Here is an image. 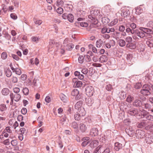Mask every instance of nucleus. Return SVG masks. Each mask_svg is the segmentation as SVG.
Listing matches in <instances>:
<instances>
[{
    "label": "nucleus",
    "instance_id": "obj_61",
    "mask_svg": "<svg viewBox=\"0 0 153 153\" xmlns=\"http://www.w3.org/2000/svg\"><path fill=\"white\" fill-rule=\"evenodd\" d=\"M142 87V85L140 83H137L135 85L134 87L136 89H139Z\"/></svg>",
    "mask_w": 153,
    "mask_h": 153
},
{
    "label": "nucleus",
    "instance_id": "obj_46",
    "mask_svg": "<svg viewBox=\"0 0 153 153\" xmlns=\"http://www.w3.org/2000/svg\"><path fill=\"white\" fill-rule=\"evenodd\" d=\"M22 91L24 94L25 95H27L29 94V90L28 88L26 87L23 88Z\"/></svg>",
    "mask_w": 153,
    "mask_h": 153
},
{
    "label": "nucleus",
    "instance_id": "obj_16",
    "mask_svg": "<svg viewBox=\"0 0 153 153\" xmlns=\"http://www.w3.org/2000/svg\"><path fill=\"white\" fill-rule=\"evenodd\" d=\"M128 113L131 116L137 115L138 114V111L137 109H131L128 111Z\"/></svg>",
    "mask_w": 153,
    "mask_h": 153
},
{
    "label": "nucleus",
    "instance_id": "obj_29",
    "mask_svg": "<svg viewBox=\"0 0 153 153\" xmlns=\"http://www.w3.org/2000/svg\"><path fill=\"white\" fill-rule=\"evenodd\" d=\"M126 47L127 48H129L131 49H134L136 48V45L133 43H128L127 44Z\"/></svg>",
    "mask_w": 153,
    "mask_h": 153
},
{
    "label": "nucleus",
    "instance_id": "obj_1",
    "mask_svg": "<svg viewBox=\"0 0 153 153\" xmlns=\"http://www.w3.org/2000/svg\"><path fill=\"white\" fill-rule=\"evenodd\" d=\"M152 87V85L151 84H146L144 85L142 89L140 90V93L144 96H148L151 94L150 91Z\"/></svg>",
    "mask_w": 153,
    "mask_h": 153
},
{
    "label": "nucleus",
    "instance_id": "obj_30",
    "mask_svg": "<svg viewBox=\"0 0 153 153\" xmlns=\"http://www.w3.org/2000/svg\"><path fill=\"white\" fill-rule=\"evenodd\" d=\"M71 126L75 129V131H77L78 129V124L75 122L72 123Z\"/></svg>",
    "mask_w": 153,
    "mask_h": 153
},
{
    "label": "nucleus",
    "instance_id": "obj_59",
    "mask_svg": "<svg viewBox=\"0 0 153 153\" xmlns=\"http://www.w3.org/2000/svg\"><path fill=\"white\" fill-rule=\"evenodd\" d=\"M125 40L128 43H130L132 41V38L130 36H128L126 37Z\"/></svg>",
    "mask_w": 153,
    "mask_h": 153
},
{
    "label": "nucleus",
    "instance_id": "obj_33",
    "mask_svg": "<svg viewBox=\"0 0 153 153\" xmlns=\"http://www.w3.org/2000/svg\"><path fill=\"white\" fill-rule=\"evenodd\" d=\"M79 113L82 116H84L85 114V110L84 108L83 107H81L79 108V109H77Z\"/></svg>",
    "mask_w": 153,
    "mask_h": 153
},
{
    "label": "nucleus",
    "instance_id": "obj_45",
    "mask_svg": "<svg viewBox=\"0 0 153 153\" xmlns=\"http://www.w3.org/2000/svg\"><path fill=\"white\" fill-rule=\"evenodd\" d=\"M33 21L37 25H41L42 23V21L41 20H37L34 18Z\"/></svg>",
    "mask_w": 153,
    "mask_h": 153
},
{
    "label": "nucleus",
    "instance_id": "obj_40",
    "mask_svg": "<svg viewBox=\"0 0 153 153\" xmlns=\"http://www.w3.org/2000/svg\"><path fill=\"white\" fill-rule=\"evenodd\" d=\"M13 138V137L10 136V135L9 137V139L4 140L3 142V143L5 145H9L10 144V140L9 139L10 138L11 139H12Z\"/></svg>",
    "mask_w": 153,
    "mask_h": 153
},
{
    "label": "nucleus",
    "instance_id": "obj_38",
    "mask_svg": "<svg viewBox=\"0 0 153 153\" xmlns=\"http://www.w3.org/2000/svg\"><path fill=\"white\" fill-rule=\"evenodd\" d=\"M6 76L7 77H10L12 75V72L9 69H7L5 71Z\"/></svg>",
    "mask_w": 153,
    "mask_h": 153
},
{
    "label": "nucleus",
    "instance_id": "obj_64",
    "mask_svg": "<svg viewBox=\"0 0 153 153\" xmlns=\"http://www.w3.org/2000/svg\"><path fill=\"white\" fill-rule=\"evenodd\" d=\"M91 23L92 24L96 25L98 23V21L97 19L94 18V19L91 21Z\"/></svg>",
    "mask_w": 153,
    "mask_h": 153
},
{
    "label": "nucleus",
    "instance_id": "obj_39",
    "mask_svg": "<svg viewBox=\"0 0 153 153\" xmlns=\"http://www.w3.org/2000/svg\"><path fill=\"white\" fill-rule=\"evenodd\" d=\"M67 19L69 22H72L74 19L73 15L71 13L68 14Z\"/></svg>",
    "mask_w": 153,
    "mask_h": 153
},
{
    "label": "nucleus",
    "instance_id": "obj_10",
    "mask_svg": "<svg viewBox=\"0 0 153 153\" xmlns=\"http://www.w3.org/2000/svg\"><path fill=\"white\" fill-rule=\"evenodd\" d=\"M134 34L140 38H143L145 36V34L143 31L138 30H135Z\"/></svg>",
    "mask_w": 153,
    "mask_h": 153
},
{
    "label": "nucleus",
    "instance_id": "obj_9",
    "mask_svg": "<svg viewBox=\"0 0 153 153\" xmlns=\"http://www.w3.org/2000/svg\"><path fill=\"white\" fill-rule=\"evenodd\" d=\"M71 95L75 97L76 100H78L80 98V94L79 91L77 89H75L71 92Z\"/></svg>",
    "mask_w": 153,
    "mask_h": 153
},
{
    "label": "nucleus",
    "instance_id": "obj_49",
    "mask_svg": "<svg viewBox=\"0 0 153 153\" xmlns=\"http://www.w3.org/2000/svg\"><path fill=\"white\" fill-rule=\"evenodd\" d=\"M126 32L128 33H131L132 34H134L135 30L131 29L129 27H128L126 29Z\"/></svg>",
    "mask_w": 153,
    "mask_h": 153
},
{
    "label": "nucleus",
    "instance_id": "obj_26",
    "mask_svg": "<svg viewBox=\"0 0 153 153\" xmlns=\"http://www.w3.org/2000/svg\"><path fill=\"white\" fill-rule=\"evenodd\" d=\"M122 147V145L121 144L118 142H116L115 143L114 149L116 151H118Z\"/></svg>",
    "mask_w": 153,
    "mask_h": 153
},
{
    "label": "nucleus",
    "instance_id": "obj_57",
    "mask_svg": "<svg viewBox=\"0 0 153 153\" xmlns=\"http://www.w3.org/2000/svg\"><path fill=\"white\" fill-rule=\"evenodd\" d=\"M10 16L11 18L14 20H16L17 18L16 15L14 13H11L10 15Z\"/></svg>",
    "mask_w": 153,
    "mask_h": 153
},
{
    "label": "nucleus",
    "instance_id": "obj_17",
    "mask_svg": "<svg viewBox=\"0 0 153 153\" xmlns=\"http://www.w3.org/2000/svg\"><path fill=\"white\" fill-rule=\"evenodd\" d=\"M121 14L122 16L123 17H127L130 15V12L127 9H124L123 10Z\"/></svg>",
    "mask_w": 153,
    "mask_h": 153
},
{
    "label": "nucleus",
    "instance_id": "obj_47",
    "mask_svg": "<svg viewBox=\"0 0 153 153\" xmlns=\"http://www.w3.org/2000/svg\"><path fill=\"white\" fill-rule=\"evenodd\" d=\"M64 4V2L62 0H58L57 1L56 5L58 6H62Z\"/></svg>",
    "mask_w": 153,
    "mask_h": 153
},
{
    "label": "nucleus",
    "instance_id": "obj_23",
    "mask_svg": "<svg viewBox=\"0 0 153 153\" xmlns=\"http://www.w3.org/2000/svg\"><path fill=\"white\" fill-rule=\"evenodd\" d=\"M98 144V141L97 140H94L90 143V146L91 148H94L96 147Z\"/></svg>",
    "mask_w": 153,
    "mask_h": 153
},
{
    "label": "nucleus",
    "instance_id": "obj_24",
    "mask_svg": "<svg viewBox=\"0 0 153 153\" xmlns=\"http://www.w3.org/2000/svg\"><path fill=\"white\" fill-rule=\"evenodd\" d=\"M83 104V101L82 100H79L77 102L75 105V108L76 109H79L82 107Z\"/></svg>",
    "mask_w": 153,
    "mask_h": 153
},
{
    "label": "nucleus",
    "instance_id": "obj_58",
    "mask_svg": "<svg viewBox=\"0 0 153 153\" xmlns=\"http://www.w3.org/2000/svg\"><path fill=\"white\" fill-rule=\"evenodd\" d=\"M57 13L60 14H62L63 13V10L61 7L58 8L56 10Z\"/></svg>",
    "mask_w": 153,
    "mask_h": 153
},
{
    "label": "nucleus",
    "instance_id": "obj_22",
    "mask_svg": "<svg viewBox=\"0 0 153 153\" xmlns=\"http://www.w3.org/2000/svg\"><path fill=\"white\" fill-rule=\"evenodd\" d=\"M61 100L64 102H67L68 100V97L63 94H61L59 95Z\"/></svg>",
    "mask_w": 153,
    "mask_h": 153
},
{
    "label": "nucleus",
    "instance_id": "obj_27",
    "mask_svg": "<svg viewBox=\"0 0 153 153\" xmlns=\"http://www.w3.org/2000/svg\"><path fill=\"white\" fill-rule=\"evenodd\" d=\"M74 75L76 76H78V78L80 79H82L84 78V76L82 74H81L80 72L76 71L74 73Z\"/></svg>",
    "mask_w": 153,
    "mask_h": 153
},
{
    "label": "nucleus",
    "instance_id": "obj_62",
    "mask_svg": "<svg viewBox=\"0 0 153 153\" xmlns=\"http://www.w3.org/2000/svg\"><path fill=\"white\" fill-rule=\"evenodd\" d=\"M6 109V107L5 105H0V110L1 111H3L5 110Z\"/></svg>",
    "mask_w": 153,
    "mask_h": 153
},
{
    "label": "nucleus",
    "instance_id": "obj_52",
    "mask_svg": "<svg viewBox=\"0 0 153 153\" xmlns=\"http://www.w3.org/2000/svg\"><path fill=\"white\" fill-rule=\"evenodd\" d=\"M11 81L13 83H16L18 81V78L17 77L13 76L11 78Z\"/></svg>",
    "mask_w": 153,
    "mask_h": 153
},
{
    "label": "nucleus",
    "instance_id": "obj_8",
    "mask_svg": "<svg viewBox=\"0 0 153 153\" xmlns=\"http://www.w3.org/2000/svg\"><path fill=\"white\" fill-rule=\"evenodd\" d=\"M13 72H15L16 74L19 75H20L22 74V71L18 67L15 68L13 67L12 65V63H10L9 65Z\"/></svg>",
    "mask_w": 153,
    "mask_h": 153
},
{
    "label": "nucleus",
    "instance_id": "obj_42",
    "mask_svg": "<svg viewBox=\"0 0 153 153\" xmlns=\"http://www.w3.org/2000/svg\"><path fill=\"white\" fill-rule=\"evenodd\" d=\"M66 47L67 50H70L74 47V45L72 43H69L66 45Z\"/></svg>",
    "mask_w": 153,
    "mask_h": 153
},
{
    "label": "nucleus",
    "instance_id": "obj_37",
    "mask_svg": "<svg viewBox=\"0 0 153 153\" xmlns=\"http://www.w3.org/2000/svg\"><path fill=\"white\" fill-rule=\"evenodd\" d=\"M110 21L109 19L107 17H104L102 19V22L104 25H106Z\"/></svg>",
    "mask_w": 153,
    "mask_h": 153
},
{
    "label": "nucleus",
    "instance_id": "obj_53",
    "mask_svg": "<svg viewBox=\"0 0 153 153\" xmlns=\"http://www.w3.org/2000/svg\"><path fill=\"white\" fill-rule=\"evenodd\" d=\"M144 108L145 109H148L149 111L151 109V105L148 103H146L144 104Z\"/></svg>",
    "mask_w": 153,
    "mask_h": 153
},
{
    "label": "nucleus",
    "instance_id": "obj_7",
    "mask_svg": "<svg viewBox=\"0 0 153 153\" xmlns=\"http://www.w3.org/2000/svg\"><path fill=\"white\" fill-rule=\"evenodd\" d=\"M72 82L74 83L73 86L75 88L80 87L82 85V82L78 81L77 78H73L72 79Z\"/></svg>",
    "mask_w": 153,
    "mask_h": 153
},
{
    "label": "nucleus",
    "instance_id": "obj_55",
    "mask_svg": "<svg viewBox=\"0 0 153 153\" xmlns=\"http://www.w3.org/2000/svg\"><path fill=\"white\" fill-rule=\"evenodd\" d=\"M78 61L79 63H82L84 61V57L82 56H80L78 58Z\"/></svg>",
    "mask_w": 153,
    "mask_h": 153
},
{
    "label": "nucleus",
    "instance_id": "obj_41",
    "mask_svg": "<svg viewBox=\"0 0 153 153\" xmlns=\"http://www.w3.org/2000/svg\"><path fill=\"white\" fill-rule=\"evenodd\" d=\"M133 58V55L131 54H128L126 57V59L129 62H132Z\"/></svg>",
    "mask_w": 153,
    "mask_h": 153
},
{
    "label": "nucleus",
    "instance_id": "obj_11",
    "mask_svg": "<svg viewBox=\"0 0 153 153\" xmlns=\"http://www.w3.org/2000/svg\"><path fill=\"white\" fill-rule=\"evenodd\" d=\"M145 140L148 144L153 143V136L149 134L146 135L145 137Z\"/></svg>",
    "mask_w": 153,
    "mask_h": 153
},
{
    "label": "nucleus",
    "instance_id": "obj_56",
    "mask_svg": "<svg viewBox=\"0 0 153 153\" xmlns=\"http://www.w3.org/2000/svg\"><path fill=\"white\" fill-rule=\"evenodd\" d=\"M108 33H109L110 32H114L115 29L114 27H107Z\"/></svg>",
    "mask_w": 153,
    "mask_h": 153
},
{
    "label": "nucleus",
    "instance_id": "obj_48",
    "mask_svg": "<svg viewBox=\"0 0 153 153\" xmlns=\"http://www.w3.org/2000/svg\"><path fill=\"white\" fill-rule=\"evenodd\" d=\"M7 54L6 52H4L1 54V58L3 59H5L7 58Z\"/></svg>",
    "mask_w": 153,
    "mask_h": 153
},
{
    "label": "nucleus",
    "instance_id": "obj_28",
    "mask_svg": "<svg viewBox=\"0 0 153 153\" xmlns=\"http://www.w3.org/2000/svg\"><path fill=\"white\" fill-rule=\"evenodd\" d=\"M79 129L82 132H85L87 129V127L84 124L81 123L79 124Z\"/></svg>",
    "mask_w": 153,
    "mask_h": 153
},
{
    "label": "nucleus",
    "instance_id": "obj_14",
    "mask_svg": "<svg viewBox=\"0 0 153 153\" xmlns=\"http://www.w3.org/2000/svg\"><path fill=\"white\" fill-rule=\"evenodd\" d=\"M90 134L93 137H95L98 134V130L95 128H92L90 132Z\"/></svg>",
    "mask_w": 153,
    "mask_h": 153
},
{
    "label": "nucleus",
    "instance_id": "obj_15",
    "mask_svg": "<svg viewBox=\"0 0 153 153\" xmlns=\"http://www.w3.org/2000/svg\"><path fill=\"white\" fill-rule=\"evenodd\" d=\"M143 116V117L145 118L147 121H149H149H153V116L149 114H143L142 115Z\"/></svg>",
    "mask_w": 153,
    "mask_h": 153
},
{
    "label": "nucleus",
    "instance_id": "obj_2",
    "mask_svg": "<svg viewBox=\"0 0 153 153\" xmlns=\"http://www.w3.org/2000/svg\"><path fill=\"white\" fill-rule=\"evenodd\" d=\"M86 94L88 96H92L94 92V88L91 86H88L85 88Z\"/></svg>",
    "mask_w": 153,
    "mask_h": 153
},
{
    "label": "nucleus",
    "instance_id": "obj_51",
    "mask_svg": "<svg viewBox=\"0 0 153 153\" xmlns=\"http://www.w3.org/2000/svg\"><path fill=\"white\" fill-rule=\"evenodd\" d=\"M133 98V97L131 95H128L126 98V101L129 103H130L132 101Z\"/></svg>",
    "mask_w": 153,
    "mask_h": 153
},
{
    "label": "nucleus",
    "instance_id": "obj_43",
    "mask_svg": "<svg viewBox=\"0 0 153 153\" xmlns=\"http://www.w3.org/2000/svg\"><path fill=\"white\" fill-rule=\"evenodd\" d=\"M81 115L78 113H76L74 115L75 119L76 120H79L80 119Z\"/></svg>",
    "mask_w": 153,
    "mask_h": 153
},
{
    "label": "nucleus",
    "instance_id": "obj_35",
    "mask_svg": "<svg viewBox=\"0 0 153 153\" xmlns=\"http://www.w3.org/2000/svg\"><path fill=\"white\" fill-rule=\"evenodd\" d=\"M103 44V41L101 39H98L96 42V45L97 47H100Z\"/></svg>",
    "mask_w": 153,
    "mask_h": 153
},
{
    "label": "nucleus",
    "instance_id": "obj_34",
    "mask_svg": "<svg viewBox=\"0 0 153 153\" xmlns=\"http://www.w3.org/2000/svg\"><path fill=\"white\" fill-rule=\"evenodd\" d=\"M9 93V90L7 88H4L1 91V93L4 95H7Z\"/></svg>",
    "mask_w": 153,
    "mask_h": 153
},
{
    "label": "nucleus",
    "instance_id": "obj_3",
    "mask_svg": "<svg viewBox=\"0 0 153 153\" xmlns=\"http://www.w3.org/2000/svg\"><path fill=\"white\" fill-rule=\"evenodd\" d=\"M143 102L139 99H136L133 102V105L134 106L137 108H144Z\"/></svg>",
    "mask_w": 153,
    "mask_h": 153
},
{
    "label": "nucleus",
    "instance_id": "obj_36",
    "mask_svg": "<svg viewBox=\"0 0 153 153\" xmlns=\"http://www.w3.org/2000/svg\"><path fill=\"white\" fill-rule=\"evenodd\" d=\"M146 27L151 30L153 29V21H149L146 24Z\"/></svg>",
    "mask_w": 153,
    "mask_h": 153
},
{
    "label": "nucleus",
    "instance_id": "obj_31",
    "mask_svg": "<svg viewBox=\"0 0 153 153\" xmlns=\"http://www.w3.org/2000/svg\"><path fill=\"white\" fill-rule=\"evenodd\" d=\"M146 43L149 47L150 48L153 47V40L149 39L146 41Z\"/></svg>",
    "mask_w": 153,
    "mask_h": 153
},
{
    "label": "nucleus",
    "instance_id": "obj_18",
    "mask_svg": "<svg viewBox=\"0 0 153 153\" xmlns=\"http://www.w3.org/2000/svg\"><path fill=\"white\" fill-rule=\"evenodd\" d=\"M122 36V33L119 32L115 31L113 33V37L116 39L117 40L120 39L121 38Z\"/></svg>",
    "mask_w": 153,
    "mask_h": 153
},
{
    "label": "nucleus",
    "instance_id": "obj_6",
    "mask_svg": "<svg viewBox=\"0 0 153 153\" xmlns=\"http://www.w3.org/2000/svg\"><path fill=\"white\" fill-rule=\"evenodd\" d=\"M10 96L12 102L13 101V100L16 101L18 102L20 99L21 97V95L19 94H14L13 93L10 94Z\"/></svg>",
    "mask_w": 153,
    "mask_h": 153
},
{
    "label": "nucleus",
    "instance_id": "obj_4",
    "mask_svg": "<svg viewBox=\"0 0 153 153\" xmlns=\"http://www.w3.org/2000/svg\"><path fill=\"white\" fill-rule=\"evenodd\" d=\"M137 126L140 128L145 127L146 129L150 128L149 125L148 121L145 120H143L140 123H138Z\"/></svg>",
    "mask_w": 153,
    "mask_h": 153
},
{
    "label": "nucleus",
    "instance_id": "obj_50",
    "mask_svg": "<svg viewBox=\"0 0 153 153\" xmlns=\"http://www.w3.org/2000/svg\"><path fill=\"white\" fill-rule=\"evenodd\" d=\"M9 56L10 57H12L13 59L17 61L19 59V57L18 56L16 55L13 54H9Z\"/></svg>",
    "mask_w": 153,
    "mask_h": 153
},
{
    "label": "nucleus",
    "instance_id": "obj_20",
    "mask_svg": "<svg viewBox=\"0 0 153 153\" xmlns=\"http://www.w3.org/2000/svg\"><path fill=\"white\" fill-rule=\"evenodd\" d=\"M89 139V138L88 137H85L83 138L82 139V140L83 141L82 143V146L85 147L89 143V141H88Z\"/></svg>",
    "mask_w": 153,
    "mask_h": 153
},
{
    "label": "nucleus",
    "instance_id": "obj_54",
    "mask_svg": "<svg viewBox=\"0 0 153 153\" xmlns=\"http://www.w3.org/2000/svg\"><path fill=\"white\" fill-rule=\"evenodd\" d=\"M33 85L35 86H38V83H39L38 80L37 78H35L33 81Z\"/></svg>",
    "mask_w": 153,
    "mask_h": 153
},
{
    "label": "nucleus",
    "instance_id": "obj_32",
    "mask_svg": "<svg viewBox=\"0 0 153 153\" xmlns=\"http://www.w3.org/2000/svg\"><path fill=\"white\" fill-rule=\"evenodd\" d=\"M118 45L121 47L124 46L126 44L125 41L123 39H119L118 41Z\"/></svg>",
    "mask_w": 153,
    "mask_h": 153
},
{
    "label": "nucleus",
    "instance_id": "obj_60",
    "mask_svg": "<svg viewBox=\"0 0 153 153\" xmlns=\"http://www.w3.org/2000/svg\"><path fill=\"white\" fill-rule=\"evenodd\" d=\"M129 25L131 28V29L134 30L136 27V24L134 23H131L129 24Z\"/></svg>",
    "mask_w": 153,
    "mask_h": 153
},
{
    "label": "nucleus",
    "instance_id": "obj_19",
    "mask_svg": "<svg viewBox=\"0 0 153 153\" xmlns=\"http://www.w3.org/2000/svg\"><path fill=\"white\" fill-rule=\"evenodd\" d=\"M108 59V57L106 55H104L99 58V61L101 63L105 62L107 61Z\"/></svg>",
    "mask_w": 153,
    "mask_h": 153
},
{
    "label": "nucleus",
    "instance_id": "obj_5",
    "mask_svg": "<svg viewBox=\"0 0 153 153\" xmlns=\"http://www.w3.org/2000/svg\"><path fill=\"white\" fill-rule=\"evenodd\" d=\"M139 30L143 31L145 34H147V36L150 37L152 36L150 34L153 33V31L151 30L150 29H149L148 28H147L141 27H140Z\"/></svg>",
    "mask_w": 153,
    "mask_h": 153
},
{
    "label": "nucleus",
    "instance_id": "obj_13",
    "mask_svg": "<svg viewBox=\"0 0 153 153\" xmlns=\"http://www.w3.org/2000/svg\"><path fill=\"white\" fill-rule=\"evenodd\" d=\"M126 133L130 137L133 136L134 133V130L131 127H129L126 129Z\"/></svg>",
    "mask_w": 153,
    "mask_h": 153
},
{
    "label": "nucleus",
    "instance_id": "obj_63",
    "mask_svg": "<svg viewBox=\"0 0 153 153\" xmlns=\"http://www.w3.org/2000/svg\"><path fill=\"white\" fill-rule=\"evenodd\" d=\"M18 144V142L16 140H13L11 141V144L13 146H16Z\"/></svg>",
    "mask_w": 153,
    "mask_h": 153
},
{
    "label": "nucleus",
    "instance_id": "obj_21",
    "mask_svg": "<svg viewBox=\"0 0 153 153\" xmlns=\"http://www.w3.org/2000/svg\"><path fill=\"white\" fill-rule=\"evenodd\" d=\"M85 101L87 104L89 106H91L94 102L93 99L90 97L86 98Z\"/></svg>",
    "mask_w": 153,
    "mask_h": 153
},
{
    "label": "nucleus",
    "instance_id": "obj_44",
    "mask_svg": "<svg viewBox=\"0 0 153 153\" xmlns=\"http://www.w3.org/2000/svg\"><path fill=\"white\" fill-rule=\"evenodd\" d=\"M118 22V19H114L110 22L108 25L109 26H112L115 25Z\"/></svg>",
    "mask_w": 153,
    "mask_h": 153
},
{
    "label": "nucleus",
    "instance_id": "obj_12",
    "mask_svg": "<svg viewBox=\"0 0 153 153\" xmlns=\"http://www.w3.org/2000/svg\"><path fill=\"white\" fill-rule=\"evenodd\" d=\"M136 137L138 138H142L145 136L144 131L140 130H137L136 131Z\"/></svg>",
    "mask_w": 153,
    "mask_h": 153
},
{
    "label": "nucleus",
    "instance_id": "obj_25",
    "mask_svg": "<svg viewBox=\"0 0 153 153\" xmlns=\"http://www.w3.org/2000/svg\"><path fill=\"white\" fill-rule=\"evenodd\" d=\"M142 5L140 6L137 7L136 9V13L137 15H139L143 12V9L142 8Z\"/></svg>",
    "mask_w": 153,
    "mask_h": 153
}]
</instances>
